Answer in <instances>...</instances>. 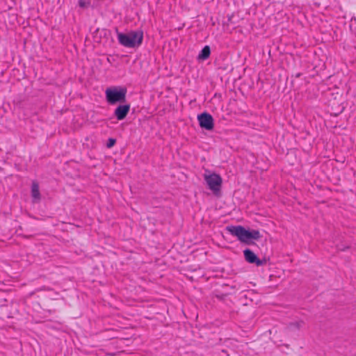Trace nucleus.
<instances>
[{"label": "nucleus", "instance_id": "nucleus-1", "mask_svg": "<svg viewBox=\"0 0 356 356\" xmlns=\"http://www.w3.org/2000/svg\"><path fill=\"white\" fill-rule=\"evenodd\" d=\"M226 229L229 233L236 237L240 242L247 245H250L254 243V241L261 238L260 232L258 230L246 229L241 225L227 226Z\"/></svg>", "mask_w": 356, "mask_h": 356}, {"label": "nucleus", "instance_id": "nucleus-2", "mask_svg": "<svg viewBox=\"0 0 356 356\" xmlns=\"http://www.w3.org/2000/svg\"><path fill=\"white\" fill-rule=\"evenodd\" d=\"M119 43L127 48L138 47L143 42V32L142 31H131L126 33H118Z\"/></svg>", "mask_w": 356, "mask_h": 356}, {"label": "nucleus", "instance_id": "nucleus-3", "mask_svg": "<svg viewBox=\"0 0 356 356\" xmlns=\"http://www.w3.org/2000/svg\"><path fill=\"white\" fill-rule=\"evenodd\" d=\"M127 89L122 86L108 87L105 90V97L110 105L123 103L126 100Z\"/></svg>", "mask_w": 356, "mask_h": 356}, {"label": "nucleus", "instance_id": "nucleus-4", "mask_svg": "<svg viewBox=\"0 0 356 356\" xmlns=\"http://www.w3.org/2000/svg\"><path fill=\"white\" fill-rule=\"evenodd\" d=\"M204 179L209 190H211L214 195H218L220 193L222 184L221 177L215 172L207 170L204 174Z\"/></svg>", "mask_w": 356, "mask_h": 356}, {"label": "nucleus", "instance_id": "nucleus-5", "mask_svg": "<svg viewBox=\"0 0 356 356\" xmlns=\"http://www.w3.org/2000/svg\"><path fill=\"white\" fill-rule=\"evenodd\" d=\"M197 120L200 127L210 131L213 129L214 122L213 117L207 113H203L197 115Z\"/></svg>", "mask_w": 356, "mask_h": 356}, {"label": "nucleus", "instance_id": "nucleus-6", "mask_svg": "<svg viewBox=\"0 0 356 356\" xmlns=\"http://www.w3.org/2000/svg\"><path fill=\"white\" fill-rule=\"evenodd\" d=\"M130 110L129 104L119 105L114 111V115L118 120H124Z\"/></svg>", "mask_w": 356, "mask_h": 356}, {"label": "nucleus", "instance_id": "nucleus-7", "mask_svg": "<svg viewBox=\"0 0 356 356\" xmlns=\"http://www.w3.org/2000/svg\"><path fill=\"white\" fill-rule=\"evenodd\" d=\"M245 260L250 264H256L257 266L262 265L263 262L259 260L256 254L250 250L246 249L243 251Z\"/></svg>", "mask_w": 356, "mask_h": 356}, {"label": "nucleus", "instance_id": "nucleus-8", "mask_svg": "<svg viewBox=\"0 0 356 356\" xmlns=\"http://www.w3.org/2000/svg\"><path fill=\"white\" fill-rule=\"evenodd\" d=\"M31 196L33 199V202H38L40 200V193L39 191L38 184L33 181L31 186Z\"/></svg>", "mask_w": 356, "mask_h": 356}, {"label": "nucleus", "instance_id": "nucleus-9", "mask_svg": "<svg viewBox=\"0 0 356 356\" xmlns=\"http://www.w3.org/2000/svg\"><path fill=\"white\" fill-rule=\"evenodd\" d=\"M210 54H211L210 47L207 45L202 49V51L199 54V55L197 56V59L201 60H204L209 57Z\"/></svg>", "mask_w": 356, "mask_h": 356}, {"label": "nucleus", "instance_id": "nucleus-10", "mask_svg": "<svg viewBox=\"0 0 356 356\" xmlns=\"http://www.w3.org/2000/svg\"><path fill=\"white\" fill-rule=\"evenodd\" d=\"M115 144V140L113 138H109L107 143V147L111 148Z\"/></svg>", "mask_w": 356, "mask_h": 356}, {"label": "nucleus", "instance_id": "nucleus-11", "mask_svg": "<svg viewBox=\"0 0 356 356\" xmlns=\"http://www.w3.org/2000/svg\"><path fill=\"white\" fill-rule=\"evenodd\" d=\"M86 0H79V6L81 8H84L85 6H86Z\"/></svg>", "mask_w": 356, "mask_h": 356}]
</instances>
